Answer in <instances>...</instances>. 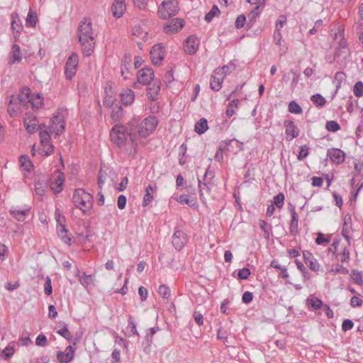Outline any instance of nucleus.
<instances>
[{
	"mask_svg": "<svg viewBox=\"0 0 363 363\" xmlns=\"http://www.w3.org/2000/svg\"><path fill=\"white\" fill-rule=\"evenodd\" d=\"M11 59L10 61L11 64H14L16 62H20L21 60V55L20 47L17 44H13L12 45V50L11 52Z\"/></svg>",
	"mask_w": 363,
	"mask_h": 363,
	"instance_id": "obj_27",
	"label": "nucleus"
},
{
	"mask_svg": "<svg viewBox=\"0 0 363 363\" xmlns=\"http://www.w3.org/2000/svg\"><path fill=\"white\" fill-rule=\"evenodd\" d=\"M250 274V270L248 268L245 267L238 271V277L240 279H247Z\"/></svg>",
	"mask_w": 363,
	"mask_h": 363,
	"instance_id": "obj_56",
	"label": "nucleus"
},
{
	"mask_svg": "<svg viewBox=\"0 0 363 363\" xmlns=\"http://www.w3.org/2000/svg\"><path fill=\"white\" fill-rule=\"evenodd\" d=\"M354 323L351 320L345 319L342 324V330L345 332L351 330L353 328Z\"/></svg>",
	"mask_w": 363,
	"mask_h": 363,
	"instance_id": "obj_62",
	"label": "nucleus"
},
{
	"mask_svg": "<svg viewBox=\"0 0 363 363\" xmlns=\"http://www.w3.org/2000/svg\"><path fill=\"white\" fill-rule=\"evenodd\" d=\"M199 188L200 191V196L202 197L204 191H206L207 194L210 193L211 184L209 182H204L203 184H201V181L199 180Z\"/></svg>",
	"mask_w": 363,
	"mask_h": 363,
	"instance_id": "obj_45",
	"label": "nucleus"
},
{
	"mask_svg": "<svg viewBox=\"0 0 363 363\" xmlns=\"http://www.w3.org/2000/svg\"><path fill=\"white\" fill-rule=\"evenodd\" d=\"M208 122L207 120L204 118H201L196 124L194 127L195 131L201 135L205 133L208 130Z\"/></svg>",
	"mask_w": 363,
	"mask_h": 363,
	"instance_id": "obj_30",
	"label": "nucleus"
},
{
	"mask_svg": "<svg viewBox=\"0 0 363 363\" xmlns=\"http://www.w3.org/2000/svg\"><path fill=\"white\" fill-rule=\"evenodd\" d=\"M233 142H235L238 144V147H239V149L242 150V146H243L242 143H240L239 141H238L235 139L224 140L222 142L221 145H220L219 149L217 150V152L215 155V158L218 161H220L223 159V150L227 149L228 146H229Z\"/></svg>",
	"mask_w": 363,
	"mask_h": 363,
	"instance_id": "obj_17",
	"label": "nucleus"
},
{
	"mask_svg": "<svg viewBox=\"0 0 363 363\" xmlns=\"http://www.w3.org/2000/svg\"><path fill=\"white\" fill-rule=\"evenodd\" d=\"M130 135V132L128 134L126 128L120 124L114 125L110 133L111 141L114 144L118 147L124 145L127 151H128L130 154H133V152H130L132 144Z\"/></svg>",
	"mask_w": 363,
	"mask_h": 363,
	"instance_id": "obj_3",
	"label": "nucleus"
},
{
	"mask_svg": "<svg viewBox=\"0 0 363 363\" xmlns=\"http://www.w3.org/2000/svg\"><path fill=\"white\" fill-rule=\"evenodd\" d=\"M311 100L317 107H323L326 104L325 99L320 94L313 95Z\"/></svg>",
	"mask_w": 363,
	"mask_h": 363,
	"instance_id": "obj_36",
	"label": "nucleus"
},
{
	"mask_svg": "<svg viewBox=\"0 0 363 363\" xmlns=\"http://www.w3.org/2000/svg\"><path fill=\"white\" fill-rule=\"evenodd\" d=\"M323 303L320 299L317 297H313L311 299V306L314 309H319L321 308Z\"/></svg>",
	"mask_w": 363,
	"mask_h": 363,
	"instance_id": "obj_64",
	"label": "nucleus"
},
{
	"mask_svg": "<svg viewBox=\"0 0 363 363\" xmlns=\"http://www.w3.org/2000/svg\"><path fill=\"white\" fill-rule=\"evenodd\" d=\"M33 13H34V12L31 9H30L26 19V25L30 26L31 27L35 26L37 23V17L35 16H33Z\"/></svg>",
	"mask_w": 363,
	"mask_h": 363,
	"instance_id": "obj_44",
	"label": "nucleus"
},
{
	"mask_svg": "<svg viewBox=\"0 0 363 363\" xmlns=\"http://www.w3.org/2000/svg\"><path fill=\"white\" fill-rule=\"evenodd\" d=\"M77 65L78 56L73 53L68 57L65 64V73L67 79H72L75 75Z\"/></svg>",
	"mask_w": 363,
	"mask_h": 363,
	"instance_id": "obj_7",
	"label": "nucleus"
},
{
	"mask_svg": "<svg viewBox=\"0 0 363 363\" xmlns=\"http://www.w3.org/2000/svg\"><path fill=\"white\" fill-rule=\"evenodd\" d=\"M154 78V72L150 68H144L138 73V82L142 84H149Z\"/></svg>",
	"mask_w": 363,
	"mask_h": 363,
	"instance_id": "obj_14",
	"label": "nucleus"
},
{
	"mask_svg": "<svg viewBox=\"0 0 363 363\" xmlns=\"http://www.w3.org/2000/svg\"><path fill=\"white\" fill-rule=\"evenodd\" d=\"M157 120L153 116H150L143 121L140 118H133L129 123L130 130V139L131 141L130 152H135L138 146L135 142V134L138 133L142 138H146L151 134L157 125Z\"/></svg>",
	"mask_w": 363,
	"mask_h": 363,
	"instance_id": "obj_1",
	"label": "nucleus"
},
{
	"mask_svg": "<svg viewBox=\"0 0 363 363\" xmlns=\"http://www.w3.org/2000/svg\"><path fill=\"white\" fill-rule=\"evenodd\" d=\"M77 277L80 284L84 287H88L93 281L92 275H86L85 272H80L78 271Z\"/></svg>",
	"mask_w": 363,
	"mask_h": 363,
	"instance_id": "obj_28",
	"label": "nucleus"
},
{
	"mask_svg": "<svg viewBox=\"0 0 363 363\" xmlns=\"http://www.w3.org/2000/svg\"><path fill=\"white\" fill-rule=\"evenodd\" d=\"M34 108H39L43 105V99L38 94L35 98L30 97V101H28Z\"/></svg>",
	"mask_w": 363,
	"mask_h": 363,
	"instance_id": "obj_48",
	"label": "nucleus"
},
{
	"mask_svg": "<svg viewBox=\"0 0 363 363\" xmlns=\"http://www.w3.org/2000/svg\"><path fill=\"white\" fill-rule=\"evenodd\" d=\"M57 333L67 340H71L72 335L66 326L61 328Z\"/></svg>",
	"mask_w": 363,
	"mask_h": 363,
	"instance_id": "obj_58",
	"label": "nucleus"
},
{
	"mask_svg": "<svg viewBox=\"0 0 363 363\" xmlns=\"http://www.w3.org/2000/svg\"><path fill=\"white\" fill-rule=\"evenodd\" d=\"M225 78V74H216V70L211 78V88L213 91H219Z\"/></svg>",
	"mask_w": 363,
	"mask_h": 363,
	"instance_id": "obj_22",
	"label": "nucleus"
},
{
	"mask_svg": "<svg viewBox=\"0 0 363 363\" xmlns=\"http://www.w3.org/2000/svg\"><path fill=\"white\" fill-rule=\"evenodd\" d=\"M19 162L23 171L29 172L33 167L29 157L26 155L21 156Z\"/></svg>",
	"mask_w": 363,
	"mask_h": 363,
	"instance_id": "obj_31",
	"label": "nucleus"
},
{
	"mask_svg": "<svg viewBox=\"0 0 363 363\" xmlns=\"http://www.w3.org/2000/svg\"><path fill=\"white\" fill-rule=\"evenodd\" d=\"M105 96L103 101L104 106L106 108H111L113 106L114 103L116 99L114 95L113 91L111 89V87H106L105 88Z\"/></svg>",
	"mask_w": 363,
	"mask_h": 363,
	"instance_id": "obj_20",
	"label": "nucleus"
},
{
	"mask_svg": "<svg viewBox=\"0 0 363 363\" xmlns=\"http://www.w3.org/2000/svg\"><path fill=\"white\" fill-rule=\"evenodd\" d=\"M132 58L130 54H125L121 62V76L124 79H128V69L131 67Z\"/></svg>",
	"mask_w": 363,
	"mask_h": 363,
	"instance_id": "obj_21",
	"label": "nucleus"
},
{
	"mask_svg": "<svg viewBox=\"0 0 363 363\" xmlns=\"http://www.w3.org/2000/svg\"><path fill=\"white\" fill-rule=\"evenodd\" d=\"M158 293L163 298H168L170 295V289L167 285L162 284L159 286Z\"/></svg>",
	"mask_w": 363,
	"mask_h": 363,
	"instance_id": "obj_47",
	"label": "nucleus"
},
{
	"mask_svg": "<svg viewBox=\"0 0 363 363\" xmlns=\"http://www.w3.org/2000/svg\"><path fill=\"white\" fill-rule=\"evenodd\" d=\"M220 13V10L218 9V6L216 5H213L211 9V11L207 13L205 16V20L207 22H211L212 19L216 16H218Z\"/></svg>",
	"mask_w": 363,
	"mask_h": 363,
	"instance_id": "obj_40",
	"label": "nucleus"
},
{
	"mask_svg": "<svg viewBox=\"0 0 363 363\" xmlns=\"http://www.w3.org/2000/svg\"><path fill=\"white\" fill-rule=\"evenodd\" d=\"M177 201L180 203H186L189 205V206H193L196 204V201L193 199H189L188 198V196L186 194H182L180 195L177 199Z\"/></svg>",
	"mask_w": 363,
	"mask_h": 363,
	"instance_id": "obj_43",
	"label": "nucleus"
},
{
	"mask_svg": "<svg viewBox=\"0 0 363 363\" xmlns=\"http://www.w3.org/2000/svg\"><path fill=\"white\" fill-rule=\"evenodd\" d=\"M290 211L291 213V220L289 230H290V233L291 234L295 235L298 230V216L295 211V208L294 206H291Z\"/></svg>",
	"mask_w": 363,
	"mask_h": 363,
	"instance_id": "obj_26",
	"label": "nucleus"
},
{
	"mask_svg": "<svg viewBox=\"0 0 363 363\" xmlns=\"http://www.w3.org/2000/svg\"><path fill=\"white\" fill-rule=\"evenodd\" d=\"M28 211V210H19L16 208H11L10 210L13 216L19 221H23L26 219Z\"/></svg>",
	"mask_w": 363,
	"mask_h": 363,
	"instance_id": "obj_32",
	"label": "nucleus"
},
{
	"mask_svg": "<svg viewBox=\"0 0 363 363\" xmlns=\"http://www.w3.org/2000/svg\"><path fill=\"white\" fill-rule=\"evenodd\" d=\"M72 201L76 208L86 213L92 208L93 196L84 189H77L73 194Z\"/></svg>",
	"mask_w": 363,
	"mask_h": 363,
	"instance_id": "obj_4",
	"label": "nucleus"
},
{
	"mask_svg": "<svg viewBox=\"0 0 363 363\" xmlns=\"http://www.w3.org/2000/svg\"><path fill=\"white\" fill-rule=\"evenodd\" d=\"M246 22V18L244 15H240L237 17L235 25L237 28H241Z\"/></svg>",
	"mask_w": 363,
	"mask_h": 363,
	"instance_id": "obj_60",
	"label": "nucleus"
},
{
	"mask_svg": "<svg viewBox=\"0 0 363 363\" xmlns=\"http://www.w3.org/2000/svg\"><path fill=\"white\" fill-rule=\"evenodd\" d=\"M235 69V65L233 63H229L226 65L223 66L222 67H218L216 69V74H225V77L233 72Z\"/></svg>",
	"mask_w": 363,
	"mask_h": 363,
	"instance_id": "obj_33",
	"label": "nucleus"
},
{
	"mask_svg": "<svg viewBox=\"0 0 363 363\" xmlns=\"http://www.w3.org/2000/svg\"><path fill=\"white\" fill-rule=\"evenodd\" d=\"M308 155V147L306 145L300 147V151L298 155V160L302 161Z\"/></svg>",
	"mask_w": 363,
	"mask_h": 363,
	"instance_id": "obj_51",
	"label": "nucleus"
},
{
	"mask_svg": "<svg viewBox=\"0 0 363 363\" xmlns=\"http://www.w3.org/2000/svg\"><path fill=\"white\" fill-rule=\"evenodd\" d=\"M285 126L286 134L290 136L289 139L287 138L288 140H291L293 138H295L298 136L299 130L293 121H286Z\"/></svg>",
	"mask_w": 363,
	"mask_h": 363,
	"instance_id": "obj_23",
	"label": "nucleus"
},
{
	"mask_svg": "<svg viewBox=\"0 0 363 363\" xmlns=\"http://www.w3.org/2000/svg\"><path fill=\"white\" fill-rule=\"evenodd\" d=\"M77 35L85 56H90L95 45L94 33L92 28L91 20L84 18L79 23Z\"/></svg>",
	"mask_w": 363,
	"mask_h": 363,
	"instance_id": "obj_2",
	"label": "nucleus"
},
{
	"mask_svg": "<svg viewBox=\"0 0 363 363\" xmlns=\"http://www.w3.org/2000/svg\"><path fill=\"white\" fill-rule=\"evenodd\" d=\"M172 242L176 250H181L187 242V236L184 231L176 228Z\"/></svg>",
	"mask_w": 363,
	"mask_h": 363,
	"instance_id": "obj_9",
	"label": "nucleus"
},
{
	"mask_svg": "<svg viewBox=\"0 0 363 363\" xmlns=\"http://www.w3.org/2000/svg\"><path fill=\"white\" fill-rule=\"evenodd\" d=\"M40 144L50 143V136L48 130L40 131Z\"/></svg>",
	"mask_w": 363,
	"mask_h": 363,
	"instance_id": "obj_55",
	"label": "nucleus"
},
{
	"mask_svg": "<svg viewBox=\"0 0 363 363\" xmlns=\"http://www.w3.org/2000/svg\"><path fill=\"white\" fill-rule=\"evenodd\" d=\"M35 191L39 196H43L45 194V186L43 183L37 182L35 184Z\"/></svg>",
	"mask_w": 363,
	"mask_h": 363,
	"instance_id": "obj_59",
	"label": "nucleus"
},
{
	"mask_svg": "<svg viewBox=\"0 0 363 363\" xmlns=\"http://www.w3.org/2000/svg\"><path fill=\"white\" fill-rule=\"evenodd\" d=\"M199 45V39L193 35L189 36L184 43V50L189 55L196 53Z\"/></svg>",
	"mask_w": 363,
	"mask_h": 363,
	"instance_id": "obj_16",
	"label": "nucleus"
},
{
	"mask_svg": "<svg viewBox=\"0 0 363 363\" xmlns=\"http://www.w3.org/2000/svg\"><path fill=\"white\" fill-rule=\"evenodd\" d=\"M74 349L71 345L67 347L65 351H58L57 352V358L60 363L69 362L74 358Z\"/></svg>",
	"mask_w": 363,
	"mask_h": 363,
	"instance_id": "obj_13",
	"label": "nucleus"
},
{
	"mask_svg": "<svg viewBox=\"0 0 363 363\" xmlns=\"http://www.w3.org/2000/svg\"><path fill=\"white\" fill-rule=\"evenodd\" d=\"M306 264L312 271L317 272L320 269V264L314 257L306 261Z\"/></svg>",
	"mask_w": 363,
	"mask_h": 363,
	"instance_id": "obj_52",
	"label": "nucleus"
},
{
	"mask_svg": "<svg viewBox=\"0 0 363 363\" xmlns=\"http://www.w3.org/2000/svg\"><path fill=\"white\" fill-rule=\"evenodd\" d=\"M353 92H354V94L357 97L362 96V94H363V83L362 82H358L354 84V89H353Z\"/></svg>",
	"mask_w": 363,
	"mask_h": 363,
	"instance_id": "obj_53",
	"label": "nucleus"
},
{
	"mask_svg": "<svg viewBox=\"0 0 363 363\" xmlns=\"http://www.w3.org/2000/svg\"><path fill=\"white\" fill-rule=\"evenodd\" d=\"M327 157L336 164L342 163L345 160V152L338 148H330L328 150Z\"/></svg>",
	"mask_w": 363,
	"mask_h": 363,
	"instance_id": "obj_11",
	"label": "nucleus"
},
{
	"mask_svg": "<svg viewBox=\"0 0 363 363\" xmlns=\"http://www.w3.org/2000/svg\"><path fill=\"white\" fill-rule=\"evenodd\" d=\"M284 195L282 193H279L274 197L273 205L277 208H281L284 205Z\"/></svg>",
	"mask_w": 363,
	"mask_h": 363,
	"instance_id": "obj_46",
	"label": "nucleus"
},
{
	"mask_svg": "<svg viewBox=\"0 0 363 363\" xmlns=\"http://www.w3.org/2000/svg\"><path fill=\"white\" fill-rule=\"evenodd\" d=\"M289 111L292 113H301L302 108L296 102L292 101L289 104Z\"/></svg>",
	"mask_w": 363,
	"mask_h": 363,
	"instance_id": "obj_50",
	"label": "nucleus"
},
{
	"mask_svg": "<svg viewBox=\"0 0 363 363\" xmlns=\"http://www.w3.org/2000/svg\"><path fill=\"white\" fill-rule=\"evenodd\" d=\"M112 108H113L111 113V117L114 121H117L122 116V107L121 106L116 105Z\"/></svg>",
	"mask_w": 363,
	"mask_h": 363,
	"instance_id": "obj_38",
	"label": "nucleus"
},
{
	"mask_svg": "<svg viewBox=\"0 0 363 363\" xmlns=\"http://www.w3.org/2000/svg\"><path fill=\"white\" fill-rule=\"evenodd\" d=\"M274 42L276 45H281V34L280 32V28H277L275 29L274 35H273Z\"/></svg>",
	"mask_w": 363,
	"mask_h": 363,
	"instance_id": "obj_61",
	"label": "nucleus"
},
{
	"mask_svg": "<svg viewBox=\"0 0 363 363\" xmlns=\"http://www.w3.org/2000/svg\"><path fill=\"white\" fill-rule=\"evenodd\" d=\"M47 337L43 334H40L38 335L36 340H35V344L38 346L44 347L47 344Z\"/></svg>",
	"mask_w": 363,
	"mask_h": 363,
	"instance_id": "obj_57",
	"label": "nucleus"
},
{
	"mask_svg": "<svg viewBox=\"0 0 363 363\" xmlns=\"http://www.w3.org/2000/svg\"><path fill=\"white\" fill-rule=\"evenodd\" d=\"M17 99L10 100L7 111L11 117H16L17 116L18 111L20 108Z\"/></svg>",
	"mask_w": 363,
	"mask_h": 363,
	"instance_id": "obj_29",
	"label": "nucleus"
},
{
	"mask_svg": "<svg viewBox=\"0 0 363 363\" xmlns=\"http://www.w3.org/2000/svg\"><path fill=\"white\" fill-rule=\"evenodd\" d=\"M53 150V145L51 143H46L41 144L40 153L48 156L52 153Z\"/></svg>",
	"mask_w": 363,
	"mask_h": 363,
	"instance_id": "obj_42",
	"label": "nucleus"
},
{
	"mask_svg": "<svg viewBox=\"0 0 363 363\" xmlns=\"http://www.w3.org/2000/svg\"><path fill=\"white\" fill-rule=\"evenodd\" d=\"M30 89L28 87H24L22 89L17 100L22 104L28 103L30 101Z\"/></svg>",
	"mask_w": 363,
	"mask_h": 363,
	"instance_id": "obj_35",
	"label": "nucleus"
},
{
	"mask_svg": "<svg viewBox=\"0 0 363 363\" xmlns=\"http://www.w3.org/2000/svg\"><path fill=\"white\" fill-rule=\"evenodd\" d=\"M24 126L29 133H33L36 130L37 121L35 118L24 120Z\"/></svg>",
	"mask_w": 363,
	"mask_h": 363,
	"instance_id": "obj_34",
	"label": "nucleus"
},
{
	"mask_svg": "<svg viewBox=\"0 0 363 363\" xmlns=\"http://www.w3.org/2000/svg\"><path fill=\"white\" fill-rule=\"evenodd\" d=\"M125 9V0H115L111 7L112 13L114 17L121 18L123 15Z\"/></svg>",
	"mask_w": 363,
	"mask_h": 363,
	"instance_id": "obj_18",
	"label": "nucleus"
},
{
	"mask_svg": "<svg viewBox=\"0 0 363 363\" xmlns=\"http://www.w3.org/2000/svg\"><path fill=\"white\" fill-rule=\"evenodd\" d=\"M259 6H256L254 9L248 14V25L252 26L255 22L257 17L259 15Z\"/></svg>",
	"mask_w": 363,
	"mask_h": 363,
	"instance_id": "obj_41",
	"label": "nucleus"
},
{
	"mask_svg": "<svg viewBox=\"0 0 363 363\" xmlns=\"http://www.w3.org/2000/svg\"><path fill=\"white\" fill-rule=\"evenodd\" d=\"M121 101L125 106H129L135 100V93L130 89H125L120 94Z\"/></svg>",
	"mask_w": 363,
	"mask_h": 363,
	"instance_id": "obj_19",
	"label": "nucleus"
},
{
	"mask_svg": "<svg viewBox=\"0 0 363 363\" xmlns=\"http://www.w3.org/2000/svg\"><path fill=\"white\" fill-rule=\"evenodd\" d=\"M179 11L177 0H164L158 6L157 15L159 18L166 20L176 16Z\"/></svg>",
	"mask_w": 363,
	"mask_h": 363,
	"instance_id": "obj_5",
	"label": "nucleus"
},
{
	"mask_svg": "<svg viewBox=\"0 0 363 363\" xmlns=\"http://www.w3.org/2000/svg\"><path fill=\"white\" fill-rule=\"evenodd\" d=\"M325 128L328 131L336 132L340 129V125L335 121H329L326 123Z\"/></svg>",
	"mask_w": 363,
	"mask_h": 363,
	"instance_id": "obj_49",
	"label": "nucleus"
},
{
	"mask_svg": "<svg viewBox=\"0 0 363 363\" xmlns=\"http://www.w3.org/2000/svg\"><path fill=\"white\" fill-rule=\"evenodd\" d=\"M350 231V226L347 223L346 218H345L344 224H343L342 230V235L345 238V240L347 242V245H350L351 237L349 236Z\"/></svg>",
	"mask_w": 363,
	"mask_h": 363,
	"instance_id": "obj_37",
	"label": "nucleus"
},
{
	"mask_svg": "<svg viewBox=\"0 0 363 363\" xmlns=\"http://www.w3.org/2000/svg\"><path fill=\"white\" fill-rule=\"evenodd\" d=\"M161 82L160 80H155L147 88V96L152 101L157 99L160 91Z\"/></svg>",
	"mask_w": 363,
	"mask_h": 363,
	"instance_id": "obj_15",
	"label": "nucleus"
},
{
	"mask_svg": "<svg viewBox=\"0 0 363 363\" xmlns=\"http://www.w3.org/2000/svg\"><path fill=\"white\" fill-rule=\"evenodd\" d=\"M64 182V174L60 172H57V174L50 179V186L54 193L57 194L62 191Z\"/></svg>",
	"mask_w": 363,
	"mask_h": 363,
	"instance_id": "obj_12",
	"label": "nucleus"
},
{
	"mask_svg": "<svg viewBox=\"0 0 363 363\" xmlns=\"http://www.w3.org/2000/svg\"><path fill=\"white\" fill-rule=\"evenodd\" d=\"M347 244L345 245L342 248V252L337 255V257H338V259L342 262H348L350 259V251L347 248Z\"/></svg>",
	"mask_w": 363,
	"mask_h": 363,
	"instance_id": "obj_39",
	"label": "nucleus"
},
{
	"mask_svg": "<svg viewBox=\"0 0 363 363\" xmlns=\"http://www.w3.org/2000/svg\"><path fill=\"white\" fill-rule=\"evenodd\" d=\"M329 242H330V240L328 238H325L323 233H318V236L315 239V243L317 245L327 244Z\"/></svg>",
	"mask_w": 363,
	"mask_h": 363,
	"instance_id": "obj_63",
	"label": "nucleus"
},
{
	"mask_svg": "<svg viewBox=\"0 0 363 363\" xmlns=\"http://www.w3.org/2000/svg\"><path fill=\"white\" fill-rule=\"evenodd\" d=\"M164 47L161 44H156L152 46L150 55L153 64H160L164 59Z\"/></svg>",
	"mask_w": 363,
	"mask_h": 363,
	"instance_id": "obj_10",
	"label": "nucleus"
},
{
	"mask_svg": "<svg viewBox=\"0 0 363 363\" xmlns=\"http://www.w3.org/2000/svg\"><path fill=\"white\" fill-rule=\"evenodd\" d=\"M57 235L59 238L66 244H70L71 238L68 234V230L65 226L60 223V225L57 226Z\"/></svg>",
	"mask_w": 363,
	"mask_h": 363,
	"instance_id": "obj_25",
	"label": "nucleus"
},
{
	"mask_svg": "<svg viewBox=\"0 0 363 363\" xmlns=\"http://www.w3.org/2000/svg\"><path fill=\"white\" fill-rule=\"evenodd\" d=\"M157 187L152 185H148L145 188V194L143 197V206H147L154 199V194L156 191Z\"/></svg>",
	"mask_w": 363,
	"mask_h": 363,
	"instance_id": "obj_24",
	"label": "nucleus"
},
{
	"mask_svg": "<svg viewBox=\"0 0 363 363\" xmlns=\"http://www.w3.org/2000/svg\"><path fill=\"white\" fill-rule=\"evenodd\" d=\"M44 292L48 296L51 295L52 293L51 279L49 277H46L45 282L44 284Z\"/></svg>",
	"mask_w": 363,
	"mask_h": 363,
	"instance_id": "obj_54",
	"label": "nucleus"
},
{
	"mask_svg": "<svg viewBox=\"0 0 363 363\" xmlns=\"http://www.w3.org/2000/svg\"><path fill=\"white\" fill-rule=\"evenodd\" d=\"M184 26V21L182 18H173L164 26L163 30L167 34H172L179 32Z\"/></svg>",
	"mask_w": 363,
	"mask_h": 363,
	"instance_id": "obj_8",
	"label": "nucleus"
},
{
	"mask_svg": "<svg viewBox=\"0 0 363 363\" xmlns=\"http://www.w3.org/2000/svg\"><path fill=\"white\" fill-rule=\"evenodd\" d=\"M65 128V121L62 114L57 112L50 119V124L49 126V131L55 133L57 135H61Z\"/></svg>",
	"mask_w": 363,
	"mask_h": 363,
	"instance_id": "obj_6",
	"label": "nucleus"
}]
</instances>
